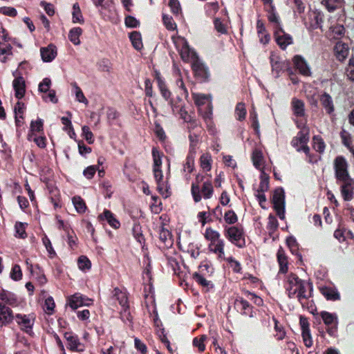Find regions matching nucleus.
Wrapping results in <instances>:
<instances>
[{
    "label": "nucleus",
    "instance_id": "cd10ccee",
    "mask_svg": "<svg viewBox=\"0 0 354 354\" xmlns=\"http://www.w3.org/2000/svg\"><path fill=\"white\" fill-rule=\"evenodd\" d=\"M335 52L337 59L343 62L348 55V47L344 43L337 42L335 46Z\"/></svg>",
    "mask_w": 354,
    "mask_h": 354
},
{
    "label": "nucleus",
    "instance_id": "a211bd4d",
    "mask_svg": "<svg viewBox=\"0 0 354 354\" xmlns=\"http://www.w3.org/2000/svg\"><path fill=\"white\" fill-rule=\"evenodd\" d=\"M40 53L42 60L44 62H52L57 55V48L53 44H50L47 47L40 48Z\"/></svg>",
    "mask_w": 354,
    "mask_h": 354
},
{
    "label": "nucleus",
    "instance_id": "49530a36",
    "mask_svg": "<svg viewBox=\"0 0 354 354\" xmlns=\"http://www.w3.org/2000/svg\"><path fill=\"white\" fill-rule=\"evenodd\" d=\"M72 86L75 88V98H76V100L78 102H80L84 103L85 104H88V100L86 98V97L84 96L82 91L77 86V84L75 82H74V83L72 84Z\"/></svg>",
    "mask_w": 354,
    "mask_h": 354
},
{
    "label": "nucleus",
    "instance_id": "338daca9",
    "mask_svg": "<svg viewBox=\"0 0 354 354\" xmlns=\"http://www.w3.org/2000/svg\"><path fill=\"white\" fill-rule=\"evenodd\" d=\"M55 306V304L53 298L52 297H47L44 304V308L46 312L48 314H53Z\"/></svg>",
    "mask_w": 354,
    "mask_h": 354
},
{
    "label": "nucleus",
    "instance_id": "4c0bfd02",
    "mask_svg": "<svg viewBox=\"0 0 354 354\" xmlns=\"http://www.w3.org/2000/svg\"><path fill=\"white\" fill-rule=\"evenodd\" d=\"M73 204L76 211L80 214H83L86 210V205L84 201L79 196H75L72 198Z\"/></svg>",
    "mask_w": 354,
    "mask_h": 354
},
{
    "label": "nucleus",
    "instance_id": "79ce46f5",
    "mask_svg": "<svg viewBox=\"0 0 354 354\" xmlns=\"http://www.w3.org/2000/svg\"><path fill=\"white\" fill-rule=\"evenodd\" d=\"M73 23H80L82 24L84 22V19L77 3L73 4Z\"/></svg>",
    "mask_w": 354,
    "mask_h": 354
},
{
    "label": "nucleus",
    "instance_id": "dca6fc26",
    "mask_svg": "<svg viewBox=\"0 0 354 354\" xmlns=\"http://www.w3.org/2000/svg\"><path fill=\"white\" fill-rule=\"evenodd\" d=\"M17 323L19 325L21 329L25 330L26 333L32 331V328L34 324V317L32 316L17 314L15 317Z\"/></svg>",
    "mask_w": 354,
    "mask_h": 354
},
{
    "label": "nucleus",
    "instance_id": "f3484780",
    "mask_svg": "<svg viewBox=\"0 0 354 354\" xmlns=\"http://www.w3.org/2000/svg\"><path fill=\"white\" fill-rule=\"evenodd\" d=\"M91 300L80 293H75L68 299V304L73 309H77L82 306H88Z\"/></svg>",
    "mask_w": 354,
    "mask_h": 354
},
{
    "label": "nucleus",
    "instance_id": "f03ea898",
    "mask_svg": "<svg viewBox=\"0 0 354 354\" xmlns=\"http://www.w3.org/2000/svg\"><path fill=\"white\" fill-rule=\"evenodd\" d=\"M204 236L209 242L208 249L216 254L218 258L224 259V241L221 238L220 233L211 227L206 228Z\"/></svg>",
    "mask_w": 354,
    "mask_h": 354
},
{
    "label": "nucleus",
    "instance_id": "ddd939ff",
    "mask_svg": "<svg viewBox=\"0 0 354 354\" xmlns=\"http://www.w3.org/2000/svg\"><path fill=\"white\" fill-rule=\"evenodd\" d=\"M274 38L277 44L281 49H285L288 45L292 43V38L284 32L282 27H279L277 30H274Z\"/></svg>",
    "mask_w": 354,
    "mask_h": 354
},
{
    "label": "nucleus",
    "instance_id": "412c9836",
    "mask_svg": "<svg viewBox=\"0 0 354 354\" xmlns=\"http://www.w3.org/2000/svg\"><path fill=\"white\" fill-rule=\"evenodd\" d=\"M100 220H106L109 225L114 229H118L120 227V221L108 209H104L103 213L98 216Z\"/></svg>",
    "mask_w": 354,
    "mask_h": 354
},
{
    "label": "nucleus",
    "instance_id": "9d476101",
    "mask_svg": "<svg viewBox=\"0 0 354 354\" xmlns=\"http://www.w3.org/2000/svg\"><path fill=\"white\" fill-rule=\"evenodd\" d=\"M337 183L340 185L341 194L344 200L346 201H351L354 194V179L351 178Z\"/></svg>",
    "mask_w": 354,
    "mask_h": 354
},
{
    "label": "nucleus",
    "instance_id": "0eeeda50",
    "mask_svg": "<svg viewBox=\"0 0 354 354\" xmlns=\"http://www.w3.org/2000/svg\"><path fill=\"white\" fill-rule=\"evenodd\" d=\"M273 207L280 219L285 218V192L282 187L277 188L272 196Z\"/></svg>",
    "mask_w": 354,
    "mask_h": 354
},
{
    "label": "nucleus",
    "instance_id": "39448f33",
    "mask_svg": "<svg viewBox=\"0 0 354 354\" xmlns=\"http://www.w3.org/2000/svg\"><path fill=\"white\" fill-rule=\"evenodd\" d=\"M225 237L233 244L241 248L245 245L243 229L239 226L225 228Z\"/></svg>",
    "mask_w": 354,
    "mask_h": 354
},
{
    "label": "nucleus",
    "instance_id": "8fccbe9b",
    "mask_svg": "<svg viewBox=\"0 0 354 354\" xmlns=\"http://www.w3.org/2000/svg\"><path fill=\"white\" fill-rule=\"evenodd\" d=\"M157 183V189L160 194H162L165 198H167L169 195V187L168 183L166 180H160L156 182Z\"/></svg>",
    "mask_w": 354,
    "mask_h": 354
},
{
    "label": "nucleus",
    "instance_id": "680f3d73",
    "mask_svg": "<svg viewBox=\"0 0 354 354\" xmlns=\"http://www.w3.org/2000/svg\"><path fill=\"white\" fill-rule=\"evenodd\" d=\"M10 277L15 281H19L22 277V272L19 265H15L10 272Z\"/></svg>",
    "mask_w": 354,
    "mask_h": 354
},
{
    "label": "nucleus",
    "instance_id": "7c9ffc66",
    "mask_svg": "<svg viewBox=\"0 0 354 354\" xmlns=\"http://www.w3.org/2000/svg\"><path fill=\"white\" fill-rule=\"evenodd\" d=\"M112 293L113 297L118 301L121 307H125L128 305V297L125 291H122L118 288H115L113 290Z\"/></svg>",
    "mask_w": 354,
    "mask_h": 354
},
{
    "label": "nucleus",
    "instance_id": "a878e982",
    "mask_svg": "<svg viewBox=\"0 0 354 354\" xmlns=\"http://www.w3.org/2000/svg\"><path fill=\"white\" fill-rule=\"evenodd\" d=\"M319 290L327 300L336 301L340 299V295L335 288L323 286Z\"/></svg>",
    "mask_w": 354,
    "mask_h": 354
},
{
    "label": "nucleus",
    "instance_id": "774afa93",
    "mask_svg": "<svg viewBox=\"0 0 354 354\" xmlns=\"http://www.w3.org/2000/svg\"><path fill=\"white\" fill-rule=\"evenodd\" d=\"M301 335L305 346L310 348L313 345V339L310 333V330L301 331Z\"/></svg>",
    "mask_w": 354,
    "mask_h": 354
},
{
    "label": "nucleus",
    "instance_id": "a19ab883",
    "mask_svg": "<svg viewBox=\"0 0 354 354\" xmlns=\"http://www.w3.org/2000/svg\"><path fill=\"white\" fill-rule=\"evenodd\" d=\"M252 160L254 166L256 168L259 169L262 165L263 160L262 152L259 149H255L252 154Z\"/></svg>",
    "mask_w": 354,
    "mask_h": 354
},
{
    "label": "nucleus",
    "instance_id": "72a5a7b5",
    "mask_svg": "<svg viewBox=\"0 0 354 354\" xmlns=\"http://www.w3.org/2000/svg\"><path fill=\"white\" fill-rule=\"evenodd\" d=\"M129 39L133 46L138 50H141L143 47L141 35L139 32L133 31L129 35Z\"/></svg>",
    "mask_w": 354,
    "mask_h": 354
},
{
    "label": "nucleus",
    "instance_id": "a18cd8bd",
    "mask_svg": "<svg viewBox=\"0 0 354 354\" xmlns=\"http://www.w3.org/2000/svg\"><path fill=\"white\" fill-rule=\"evenodd\" d=\"M273 320L274 322V330L276 332L275 337L278 340H281L286 336L284 328L274 317H273Z\"/></svg>",
    "mask_w": 354,
    "mask_h": 354
},
{
    "label": "nucleus",
    "instance_id": "5701e85b",
    "mask_svg": "<svg viewBox=\"0 0 354 354\" xmlns=\"http://www.w3.org/2000/svg\"><path fill=\"white\" fill-rule=\"evenodd\" d=\"M291 107L293 114L296 117L301 118L305 116V104L301 100L295 97L292 98L291 101Z\"/></svg>",
    "mask_w": 354,
    "mask_h": 354
},
{
    "label": "nucleus",
    "instance_id": "0e129e2a",
    "mask_svg": "<svg viewBox=\"0 0 354 354\" xmlns=\"http://www.w3.org/2000/svg\"><path fill=\"white\" fill-rule=\"evenodd\" d=\"M120 317L124 322H131L132 316L129 310V305L126 306L125 307H122V310L120 312Z\"/></svg>",
    "mask_w": 354,
    "mask_h": 354
},
{
    "label": "nucleus",
    "instance_id": "b1692460",
    "mask_svg": "<svg viewBox=\"0 0 354 354\" xmlns=\"http://www.w3.org/2000/svg\"><path fill=\"white\" fill-rule=\"evenodd\" d=\"M277 261L279 265V273H286L288 270V257L283 249L280 247L277 253Z\"/></svg>",
    "mask_w": 354,
    "mask_h": 354
},
{
    "label": "nucleus",
    "instance_id": "6e6552de",
    "mask_svg": "<svg viewBox=\"0 0 354 354\" xmlns=\"http://www.w3.org/2000/svg\"><path fill=\"white\" fill-rule=\"evenodd\" d=\"M320 316L324 323L327 326V332L330 336H334L337 332L338 318L335 313L322 311Z\"/></svg>",
    "mask_w": 354,
    "mask_h": 354
},
{
    "label": "nucleus",
    "instance_id": "09e8293b",
    "mask_svg": "<svg viewBox=\"0 0 354 354\" xmlns=\"http://www.w3.org/2000/svg\"><path fill=\"white\" fill-rule=\"evenodd\" d=\"M207 339V336L205 335H201L200 337H195L193 339L194 346L198 348L199 352H203L205 349V345L204 342Z\"/></svg>",
    "mask_w": 354,
    "mask_h": 354
},
{
    "label": "nucleus",
    "instance_id": "5fc2aeb1",
    "mask_svg": "<svg viewBox=\"0 0 354 354\" xmlns=\"http://www.w3.org/2000/svg\"><path fill=\"white\" fill-rule=\"evenodd\" d=\"M77 263L79 268L82 270H89L91 266L90 260L85 256L80 257L77 261Z\"/></svg>",
    "mask_w": 354,
    "mask_h": 354
},
{
    "label": "nucleus",
    "instance_id": "4468645a",
    "mask_svg": "<svg viewBox=\"0 0 354 354\" xmlns=\"http://www.w3.org/2000/svg\"><path fill=\"white\" fill-rule=\"evenodd\" d=\"M64 338L67 341V348L73 351L81 352L83 351L84 348L83 344L80 342L77 335L71 332H66L64 333Z\"/></svg>",
    "mask_w": 354,
    "mask_h": 354
},
{
    "label": "nucleus",
    "instance_id": "c756f323",
    "mask_svg": "<svg viewBox=\"0 0 354 354\" xmlns=\"http://www.w3.org/2000/svg\"><path fill=\"white\" fill-rule=\"evenodd\" d=\"M214 193V188L211 180H206L200 188V194L205 199L210 198Z\"/></svg>",
    "mask_w": 354,
    "mask_h": 354
},
{
    "label": "nucleus",
    "instance_id": "69168bd1",
    "mask_svg": "<svg viewBox=\"0 0 354 354\" xmlns=\"http://www.w3.org/2000/svg\"><path fill=\"white\" fill-rule=\"evenodd\" d=\"M270 10H270V14L268 15V20L270 22H273V23L275 24L274 30H277L279 28V27H281L279 16L275 12L274 9L272 10L270 8Z\"/></svg>",
    "mask_w": 354,
    "mask_h": 354
},
{
    "label": "nucleus",
    "instance_id": "c03bdc74",
    "mask_svg": "<svg viewBox=\"0 0 354 354\" xmlns=\"http://www.w3.org/2000/svg\"><path fill=\"white\" fill-rule=\"evenodd\" d=\"M279 223L277 219L272 214H270L268 216V222L267 225V229L270 234H273L278 228Z\"/></svg>",
    "mask_w": 354,
    "mask_h": 354
},
{
    "label": "nucleus",
    "instance_id": "052dcab7",
    "mask_svg": "<svg viewBox=\"0 0 354 354\" xmlns=\"http://www.w3.org/2000/svg\"><path fill=\"white\" fill-rule=\"evenodd\" d=\"M225 221L228 224H234L238 221V217L233 210H229L224 215Z\"/></svg>",
    "mask_w": 354,
    "mask_h": 354
},
{
    "label": "nucleus",
    "instance_id": "f257e3e1",
    "mask_svg": "<svg viewBox=\"0 0 354 354\" xmlns=\"http://www.w3.org/2000/svg\"><path fill=\"white\" fill-rule=\"evenodd\" d=\"M284 288L289 298L296 297L304 308L313 307L312 297L313 285L306 283L293 273L289 274L284 282Z\"/></svg>",
    "mask_w": 354,
    "mask_h": 354
},
{
    "label": "nucleus",
    "instance_id": "7ed1b4c3",
    "mask_svg": "<svg viewBox=\"0 0 354 354\" xmlns=\"http://www.w3.org/2000/svg\"><path fill=\"white\" fill-rule=\"evenodd\" d=\"M297 127L301 130L297 133L291 141V145L296 149L297 151H304L306 155L310 153V148L307 145L309 140V130L305 126L301 127V124H297Z\"/></svg>",
    "mask_w": 354,
    "mask_h": 354
},
{
    "label": "nucleus",
    "instance_id": "20e7f679",
    "mask_svg": "<svg viewBox=\"0 0 354 354\" xmlns=\"http://www.w3.org/2000/svg\"><path fill=\"white\" fill-rule=\"evenodd\" d=\"M333 168L337 183L352 178L348 172V164L344 157L337 156L333 161Z\"/></svg>",
    "mask_w": 354,
    "mask_h": 354
},
{
    "label": "nucleus",
    "instance_id": "c9c22d12",
    "mask_svg": "<svg viewBox=\"0 0 354 354\" xmlns=\"http://www.w3.org/2000/svg\"><path fill=\"white\" fill-rule=\"evenodd\" d=\"M82 33V30L80 27H75L70 30L68 33L69 40L75 45L80 44V36Z\"/></svg>",
    "mask_w": 354,
    "mask_h": 354
},
{
    "label": "nucleus",
    "instance_id": "393cba45",
    "mask_svg": "<svg viewBox=\"0 0 354 354\" xmlns=\"http://www.w3.org/2000/svg\"><path fill=\"white\" fill-rule=\"evenodd\" d=\"M14 317L12 315V310L8 307L0 303V324L6 325L10 323Z\"/></svg>",
    "mask_w": 354,
    "mask_h": 354
},
{
    "label": "nucleus",
    "instance_id": "bf43d9fd",
    "mask_svg": "<svg viewBox=\"0 0 354 354\" xmlns=\"http://www.w3.org/2000/svg\"><path fill=\"white\" fill-rule=\"evenodd\" d=\"M82 136L88 142V144H92L94 142L93 134L91 131L90 128L88 126H83L82 128Z\"/></svg>",
    "mask_w": 354,
    "mask_h": 354
},
{
    "label": "nucleus",
    "instance_id": "37998d69",
    "mask_svg": "<svg viewBox=\"0 0 354 354\" xmlns=\"http://www.w3.org/2000/svg\"><path fill=\"white\" fill-rule=\"evenodd\" d=\"M152 156L153 160V169H160L162 165V156L157 148L152 149Z\"/></svg>",
    "mask_w": 354,
    "mask_h": 354
},
{
    "label": "nucleus",
    "instance_id": "e433bc0d",
    "mask_svg": "<svg viewBox=\"0 0 354 354\" xmlns=\"http://www.w3.org/2000/svg\"><path fill=\"white\" fill-rule=\"evenodd\" d=\"M212 156L209 153H203L200 157V165L201 168L207 171L212 169Z\"/></svg>",
    "mask_w": 354,
    "mask_h": 354
},
{
    "label": "nucleus",
    "instance_id": "6e6d98bb",
    "mask_svg": "<svg viewBox=\"0 0 354 354\" xmlns=\"http://www.w3.org/2000/svg\"><path fill=\"white\" fill-rule=\"evenodd\" d=\"M313 142H314V145H313L314 149L319 153L324 152L326 146H325V143H324L323 139L318 136H314Z\"/></svg>",
    "mask_w": 354,
    "mask_h": 354
},
{
    "label": "nucleus",
    "instance_id": "864d4df0",
    "mask_svg": "<svg viewBox=\"0 0 354 354\" xmlns=\"http://www.w3.org/2000/svg\"><path fill=\"white\" fill-rule=\"evenodd\" d=\"M342 0H322V4L324 5L329 12H333L337 8V4Z\"/></svg>",
    "mask_w": 354,
    "mask_h": 354
},
{
    "label": "nucleus",
    "instance_id": "de8ad7c7",
    "mask_svg": "<svg viewBox=\"0 0 354 354\" xmlns=\"http://www.w3.org/2000/svg\"><path fill=\"white\" fill-rule=\"evenodd\" d=\"M235 115L236 119L240 121L245 119L246 115V109L243 103L239 102L236 104L235 108Z\"/></svg>",
    "mask_w": 354,
    "mask_h": 354
},
{
    "label": "nucleus",
    "instance_id": "9b49d317",
    "mask_svg": "<svg viewBox=\"0 0 354 354\" xmlns=\"http://www.w3.org/2000/svg\"><path fill=\"white\" fill-rule=\"evenodd\" d=\"M270 62L272 68V73L275 77H279L280 73L286 67L287 64L274 53H271L270 54Z\"/></svg>",
    "mask_w": 354,
    "mask_h": 354
},
{
    "label": "nucleus",
    "instance_id": "f704fd0d",
    "mask_svg": "<svg viewBox=\"0 0 354 354\" xmlns=\"http://www.w3.org/2000/svg\"><path fill=\"white\" fill-rule=\"evenodd\" d=\"M202 131H195L189 133V140L190 142L189 152H193L194 153L196 151V147L198 142L199 137L201 136Z\"/></svg>",
    "mask_w": 354,
    "mask_h": 354
},
{
    "label": "nucleus",
    "instance_id": "3c124183",
    "mask_svg": "<svg viewBox=\"0 0 354 354\" xmlns=\"http://www.w3.org/2000/svg\"><path fill=\"white\" fill-rule=\"evenodd\" d=\"M163 24L169 30H174L176 28V24L173 18L166 14H162Z\"/></svg>",
    "mask_w": 354,
    "mask_h": 354
},
{
    "label": "nucleus",
    "instance_id": "bb28decb",
    "mask_svg": "<svg viewBox=\"0 0 354 354\" xmlns=\"http://www.w3.org/2000/svg\"><path fill=\"white\" fill-rule=\"evenodd\" d=\"M204 176L201 174H198L196 177V183H193L192 185L191 192L193 196L194 201L198 203L201 201V195L200 194V186L199 184L203 181Z\"/></svg>",
    "mask_w": 354,
    "mask_h": 354
},
{
    "label": "nucleus",
    "instance_id": "aec40b11",
    "mask_svg": "<svg viewBox=\"0 0 354 354\" xmlns=\"http://www.w3.org/2000/svg\"><path fill=\"white\" fill-rule=\"evenodd\" d=\"M293 62L299 72L305 76H310L311 72L309 66L302 57L296 55L293 58Z\"/></svg>",
    "mask_w": 354,
    "mask_h": 354
},
{
    "label": "nucleus",
    "instance_id": "f8f14e48",
    "mask_svg": "<svg viewBox=\"0 0 354 354\" xmlns=\"http://www.w3.org/2000/svg\"><path fill=\"white\" fill-rule=\"evenodd\" d=\"M192 68L195 75L201 81H205L209 77L207 68L197 57L192 62Z\"/></svg>",
    "mask_w": 354,
    "mask_h": 354
},
{
    "label": "nucleus",
    "instance_id": "1a4fd4ad",
    "mask_svg": "<svg viewBox=\"0 0 354 354\" xmlns=\"http://www.w3.org/2000/svg\"><path fill=\"white\" fill-rule=\"evenodd\" d=\"M15 79L12 82V86L15 90V95L18 99H21L26 92V84L24 77L17 70L12 73Z\"/></svg>",
    "mask_w": 354,
    "mask_h": 354
},
{
    "label": "nucleus",
    "instance_id": "ea45409f",
    "mask_svg": "<svg viewBox=\"0 0 354 354\" xmlns=\"http://www.w3.org/2000/svg\"><path fill=\"white\" fill-rule=\"evenodd\" d=\"M192 95L194 103L198 106H203L207 102L210 103L211 97L209 95L197 93H193Z\"/></svg>",
    "mask_w": 354,
    "mask_h": 354
},
{
    "label": "nucleus",
    "instance_id": "2eb2a0df",
    "mask_svg": "<svg viewBox=\"0 0 354 354\" xmlns=\"http://www.w3.org/2000/svg\"><path fill=\"white\" fill-rule=\"evenodd\" d=\"M319 100L326 113L330 115H333L335 111V104L331 95L324 91L319 95Z\"/></svg>",
    "mask_w": 354,
    "mask_h": 354
},
{
    "label": "nucleus",
    "instance_id": "58836bf2",
    "mask_svg": "<svg viewBox=\"0 0 354 354\" xmlns=\"http://www.w3.org/2000/svg\"><path fill=\"white\" fill-rule=\"evenodd\" d=\"M27 226L26 223L16 222L15 225V236L19 239H25L27 236L26 232V227Z\"/></svg>",
    "mask_w": 354,
    "mask_h": 354
},
{
    "label": "nucleus",
    "instance_id": "473e14b6",
    "mask_svg": "<svg viewBox=\"0 0 354 354\" xmlns=\"http://www.w3.org/2000/svg\"><path fill=\"white\" fill-rule=\"evenodd\" d=\"M159 239L167 247H169L172 245L171 234L168 230L163 227L159 230Z\"/></svg>",
    "mask_w": 354,
    "mask_h": 354
},
{
    "label": "nucleus",
    "instance_id": "4d7b16f0",
    "mask_svg": "<svg viewBox=\"0 0 354 354\" xmlns=\"http://www.w3.org/2000/svg\"><path fill=\"white\" fill-rule=\"evenodd\" d=\"M193 279L201 286L208 288L209 286H212L210 281H207L203 275L198 272L193 274Z\"/></svg>",
    "mask_w": 354,
    "mask_h": 354
},
{
    "label": "nucleus",
    "instance_id": "13d9d810",
    "mask_svg": "<svg viewBox=\"0 0 354 354\" xmlns=\"http://www.w3.org/2000/svg\"><path fill=\"white\" fill-rule=\"evenodd\" d=\"M346 74L348 78L354 82V57L349 59L348 64L346 69Z\"/></svg>",
    "mask_w": 354,
    "mask_h": 354
},
{
    "label": "nucleus",
    "instance_id": "423d86ee",
    "mask_svg": "<svg viewBox=\"0 0 354 354\" xmlns=\"http://www.w3.org/2000/svg\"><path fill=\"white\" fill-rule=\"evenodd\" d=\"M174 44L180 53L181 59L185 62H192L194 59H196L195 52L192 50L184 37H178L174 40Z\"/></svg>",
    "mask_w": 354,
    "mask_h": 354
},
{
    "label": "nucleus",
    "instance_id": "6ab92c4d",
    "mask_svg": "<svg viewBox=\"0 0 354 354\" xmlns=\"http://www.w3.org/2000/svg\"><path fill=\"white\" fill-rule=\"evenodd\" d=\"M196 153L193 152H189L185 162L183 164V171L185 174V177L187 180L190 178V174L194 169V159Z\"/></svg>",
    "mask_w": 354,
    "mask_h": 354
},
{
    "label": "nucleus",
    "instance_id": "e2e57ef3",
    "mask_svg": "<svg viewBox=\"0 0 354 354\" xmlns=\"http://www.w3.org/2000/svg\"><path fill=\"white\" fill-rule=\"evenodd\" d=\"M158 86L162 96L165 100H169L171 96V92L167 89L165 82L162 81L160 79H158Z\"/></svg>",
    "mask_w": 354,
    "mask_h": 354
},
{
    "label": "nucleus",
    "instance_id": "603ef678",
    "mask_svg": "<svg viewBox=\"0 0 354 354\" xmlns=\"http://www.w3.org/2000/svg\"><path fill=\"white\" fill-rule=\"evenodd\" d=\"M269 189V179L268 177L266 175L261 176V181L259 185V187L257 190V192L264 193L267 192Z\"/></svg>",
    "mask_w": 354,
    "mask_h": 354
},
{
    "label": "nucleus",
    "instance_id": "c85d7f7f",
    "mask_svg": "<svg viewBox=\"0 0 354 354\" xmlns=\"http://www.w3.org/2000/svg\"><path fill=\"white\" fill-rule=\"evenodd\" d=\"M310 26L316 29L321 27V24L323 22V15L317 10H312L309 12Z\"/></svg>",
    "mask_w": 354,
    "mask_h": 354
},
{
    "label": "nucleus",
    "instance_id": "4be33fe9",
    "mask_svg": "<svg viewBox=\"0 0 354 354\" xmlns=\"http://www.w3.org/2000/svg\"><path fill=\"white\" fill-rule=\"evenodd\" d=\"M235 306L245 315L253 317L252 307L242 297H237L234 301Z\"/></svg>",
    "mask_w": 354,
    "mask_h": 354
},
{
    "label": "nucleus",
    "instance_id": "2f4dec72",
    "mask_svg": "<svg viewBox=\"0 0 354 354\" xmlns=\"http://www.w3.org/2000/svg\"><path fill=\"white\" fill-rule=\"evenodd\" d=\"M0 299L10 306H15L17 304V299L16 295L4 290L0 291Z\"/></svg>",
    "mask_w": 354,
    "mask_h": 354
}]
</instances>
